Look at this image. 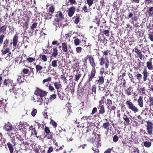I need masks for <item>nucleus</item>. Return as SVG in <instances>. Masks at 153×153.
<instances>
[{"label": "nucleus", "mask_w": 153, "mask_h": 153, "mask_svg": "<svg viewBox=\"0 0 153 153\" xmlns=\"http://www.w3.org/2000/svg\"><path fill=\"white\" fill-rule=\"evenodd\" d=\"M99 104L98 105L97 108L94 107L91 113L88 116H83L81 118L82 120L85 118L88 121L89 120H94L97 117H99V114H103L105 112V109L104 104V102L102 100L99 101Z\"/></svg>", "instance_id": "obj_1"}, {"label": "nucleus", "mask_w": 153, "mask_h": 153, "mask_svg": "<svg viewBox=\"0 0 153 153\" xmlns=\"http://www.w3.org/2000/svg\"><path fill=\"white\" fill-rule=\"evenodd\" d=\"M47 92L43 91L42 89L37 88L35 91L34 94L36 95L39 96L40 98H39L38 101L42 103L43 101V97L45 96L47 94Z\"/></svg>", "instance_id": "obj_2"}, {"label": "nucleus", "mask_w": 153, "mask_h": 153, "mask_svg": "<svg viewBox=\"0 0 153 153\" xmlns=\"http://www.w3.org/2000/svg\"><path fill=\"white\" fill-rule=\"evenodd\" d=\"M18 133L17 132V133L16 134V132H14V133L15 134V135L11 137V142L13 144L14 146L16 145L17 143H18L19 141L23 140L22 136L18 134Z\"/></svg>", "instance_id": "obj_3"}, {"label": "nucleus", "mask_w": 153, "mask_h": 153, "mask_svg": "<svg viewBox=\"0 0 153 153\" xmlns=\"http://www.w3.org/2000/svg\"><path fill=\"white\" fill-rule=\"evenodd\" d=\"M146 130L147 133H146V134H148L151 137L152 136L153 132V123L149 120L146 121Z\"/></svg>", "instance_id": "obj_4"}, {"label": "nucleus", "mask_w": 153, "mask_h": 153, "mask_svg": "<svg viewBox=\"0 0 153 153\" xmlns=\"http://www.w3.org/2000/svg\"><path fill=\"white\" fill-rule=\"evenodd\" d=\"M126 103L127 108L134 113H136L139 111V109L134 105V103L131 102L130 99L127 100Z\"/></svg>", "instance_id": "obj_5"}, {"label": "nucleus", "mask_w": 153, "mask_h": 153, "mask_svg": "<svg viewBox=\"0 0 153 153\" xmlns=\"http://www.w3.org/2000/svg\"><path fill=\"white\" fill-rule=\"evenodd\" d=\"M25 66L29 68L30 69V71H29L28 69L27 68H23L22 69V75H29L31 77H34V68H32L31 67H28L27 65H25Z\"/></svg>", "instance_id": "obj_6"}, {"label": "nucleus", "mask_w": 153, "mask_h": 153, "mask_svg": "<svg viewBox=\"0 0 153 153\" xmlns=\"http://www.w3.org/2000/svg\"><path fill=\"white\" fill-rule=\"evenodd\" d=\"M4 127L5 130L8 132L7 134H9V135H10L11 136L14 134L12 132L13 131H14V132H15L16 131L17 132V131L18 130V129L17 130L15 129L12 126V125L9 122H8L6 124H5Z\"/></svg>", "instance_id": "obj_7"}, {"label": "nucleus", "mask_w": 153, "mask_h": 153, "mask_svg": "<svg viewBox=\"0 0 153 153\" xmlns=\"http://www.w3.org/2000/svg\"><path fill=\"white\" fill-rule=\"evenodd\" d=\"M99 60L100 62L99 63L100 65V66H103L105 65V68H107L109 65V60L106 57L105 58L102 56L101 57L99 58Z\"/></svg>", "instance_id": "obj_8"}, {"label": "nucleus", "mask_w": 153, "mask_h": 153, "mask_svg": "<svg viewBox=\"0 0 153 153\" xmlns=\"http://www.w3.org/2000/svg\"><path fill=\"white\" fill-rule=\"evenodd\" d=\"M87 58L86 59L84 63H87V60L88 59L89 63L92 68V69H95V67L96 66V63H95L93 56L91 55H88L87 56Z\"/></svg>", "instance_id": "obj_9"}, {"label": "nucleus", "mask_w": 153, "mask_h": 153, "mask_svg": "<svg viewBox=\"0 0 153 153\" xmlns=\"http://www.w3.org/2000/svg\"><path fill=\"white\" fill-rule=\"evenodd\" d=\"M3 84L4 86H7L9 85H11V86L14 87L16 86V84L13 82V81L9 79L8 78H6L3 82Z\"/></svg>", "instance_id": "obj_10"}, {"label": "nucleus", "mask_w": 153, "mask_h": 153, "mask_svg": "<svg viewBox=\"0 0 153 153\" xmlns=\"http://www.w3.org/2000/svg\"><path fill=\"white\" fill-rule=\"evenodd\" d=\"M96 74V70L95 69H92L91 73L88 75V81L90 82L92 79L94 78Z\"/></svg>", "instance_id": "obj_11"}, {"label": "nucleus", "mask_w": 153, "mask_h": 153, "mask_svg": "<svg viewBox=\"0 0 153 153\" xmlns=\"http://www.w3.org/2000/svg\"><path fill=\"white\" fill-rule=\"evenodd\" d=\"M64 17L61 12L59 11L55 15L54 20L56 22H58L59 21L62 20L64 19Z\"/></svg>", "instance_id": "obj_12"}, {"label": "nucleus", "mask_w": 153, "mask_h": 153, "mask_svg": "<svg viewBox=\"0 0 153 153\" xmlns=\"http://www.w3.org/2000/svg\"><path fill=\"white\" fill-rule=\"evenodd\" d=\"M18 34H16L13 37V42H11L10 44V47H11V45L13 44V47H16L18 41Z\"/></svg>", "instance_id": "obj_13"}, {"label": "nucleus", "mask_w": 153, "mask_h": 153, "mask_svg": "<svg viewBox=\"0 0 153 153\" xmlns=\"http://www.w3.org/2000/svg\"><path fill=\"white\" fill-rule=\"evenodd\" d=\"M76 10V7L73 6L70 7L68 10V15L70 17H71L74 14Z\"/></svg>", "instance_id": "obj_14"}, {"label": "nucleus", "mask_w": 153, "mask_h": 153, "mask_svg": "<svg viewBox=\"0 0 153 153\" xmlns=\"http://www.w3.org/2000/svg\"><path fill=\"white\" fill-rule=\"evenodd\" d=\"M9 94L11 96H18L19 94V91L18 90H16V88L13 87L12 89L9 90Z\"/></svg>", "instance_id": "obj_15"}, {"label": "nucleus", "mask_w": 153, "mask_h": 153, "mask_svg": "<svg viewBox=\"0 0 153 153\" xmlns=\"http://www.w3.org/2000/svg\"><path fill=\"white\" fill-rule=\"evenodd\" d=\"M122 142L123 146L130 147L132 144V141L131 139L129 140L128 138H125L122 140Z\"/></svg>", "instance_id": "obj_16"}, {"label": "nucleus", "mask_w": 153, "mask_h": 153, "mask_svg": "<svg viewBox=\"0 0 153 153\" xmlns=\"http://www.w3.org/2000/svg\"><path fill=\"white\" fill-rule=\"evenodd\" d=\"M76 71V74L74 75V80L75 81L77 82L81 76L82 74L79 71V69H77Z\"/></svg>", "instance_id": "obj_17"}, {"label": "nucleus", "mask_w": 153, "mask_h": 153, "mask_svg": "<svg viewBox=\"0 0 153 153\" xmlns=\"http://www.w3.org/2000/svg\"><path fill=\"white\" fill-rule=\"evenodd\" d=\"M51 52L52 53L51 57H53L54 58H56L58 54V50L57 47H53L52 49V51H51Z\"/></svg>", "instance_id": "obj_18"}, {"label": "nucleus", "mask_w": 153, "mask_h": 153, "mask_svg": "<svg viewBox=\"0 0 153 153\" xmlns=\"http://www.w3.org/2000/svg\"><path fill=\"white\" fill-rule=\"evenodd\" d=\"M134 51L137 56L139 57L141 60H142V58H143L144 56L143 55L141 51L140 50H139L136 47H135V48Z\"/></svg>", "instance_id": "obj_19"}, {"label": "nucleus", "mask_w": 153, "mask_h": 153, "mask_svg": "<svg viewBox=\"0 0 153 153\" xmlns=\"http://www.w3.org/2000/svg\"><path fill=\"white\" fill-rule=\"evenodd\" d=\"M25 75H22L18 76V78L17 79V82L19 85L25 82Z\"/></svg>", "instance_id": "obj_20"}, {"label": "nucleus", "mask_w": 153, "mask_h": 153, "mask_svg": "<svg viewBox=\"0 0 153 153\" xmlns=\"http://www.w3.org/2000/svg\"><path fill=\"white\" fill-rule=\"evenodd\" d=\"M7 145L10 152L13 153L15 146H14L13 144V145L10 142H8Z\"/></svg>", "instance_id": "obj_21"}, {"label": "nucleus", "mask_w": 153, "mask_h": 153, "mask_svg": "<svg viewBox=\"0 0 153 153\" xmlns=\"http://www.w3.org/2000/svg\"><path fill=\"white\" fill-rule=\"evenodd\" d=\"M152 58H151L149 59V61L147 62H146L147 67L149 70H152L153 68V65H152Z\"/></svg>", "instance_id": "obj_22"}, {"label": "nucleus", "mask_w": 153, "mask_h": 153, "mask_svg": "<svg viewBox=\"0 0 153 153\" xmlns=\"http://www.w3.org/2000/svg\"><path fill=\"white\" fill-rule=\"evenodd\" d=\"M134 77L138 81H140L142 78V75L138 72L134 73Z\"/></svg>", "instance_id": "obj_23"}, {"label": "nucleus", "mask_w": 153, "mask_h": 153, "mask_svg": "<svg viewBox=\"0 0 153 153\" xmlns=\"http://www.w3.org/2000/svg\"><path fill=\"white\" fill-rule=\"evenodd\" d=\"M147 13L149 17H152L153 16V7H148L147 10Z\"/></svg>", "instance_id": "obj_24"}, {"label": "nucleus", "mask_w": 153, "mask_h": 153, "mask_svg": "<svg viewBox=\"0 0 153 153\" xmlns=\"http://www.w3.org/2000/svg\"><path fill=\"white\" fill-rule=\"evenodd\" d=\"M110 126V124L109 123L107 122L104 123L101 126L104 129L106 130L107 132H108Z\"/></svg>", "instance_id": "obj_25"}, {"label": "nucleus", "mask_w": 153, "mask_h": 153, "mask_svg": "<svg viewBox=\"0 0 153 153\" xmlns=\"http://www.w3.org/2000/svg\"><path fill=\"white\" fill-rule=\"evenodd\" d=\"M53 16L52 14H51L48 10L46 13H44V16L45 19L46 20L51 19L52 17Z\"/></svg>", "instance_id": "obj_26"}, {"label": "nucleus", "mask_w": 153, "mask_h": 153, "mask_svg": "<svg viewBox=\"0 0 153 153\" xmlns=\"http://www.w3.org/2000/svg\"><path fill=\"white\" fill-rule=\"evenodd\" d=\"M25 18L26 21L23 23V27L24 28L25 27L26 28V29H27L28 28V22H29L30 19L29 17L27 16H25Z\"/></svg>", "instance_id": "obj_27"}, {"label": "nucleus", "mask_w": 153, "mask_h": 153, "mask_svg": "<svg viewBox=\"0 0 153 153\" xmlns=\"http://www.w3.org/2000/svg\"><path fill=\"white\" fill-rule=\"evenodd\" d=\"M53 135L55 136V134L52 132L50 131L49 133H47V134L44 135V137L45 138H46L49 139H52L53 138Z\"/></svg>", "instance_id": "obj_28"}, {"label": "nucleus", "mask_w": 153, "mask_h": 153, "mask_svg": "<svg viewBox=\"0 0 153 153\" xmlns=\"http://www.w3.org/2000/svg\"><path fill=\"white\" fill-rule=\"evenodd\" d=\"M53 84L55 88L57 90V91H58V89L62 87V85L60 81L58 82H53Z\"/></svg>", "instance_id": "obj_29"}, {"label": "nucleus", "mask_w": 153, "mask_h": 153, "mask_svg": "<svg viewBox=\"0 0 153 153\" xmlns=\"http://www.w3.org/2000/svg\"><path fill=\"white\" fill-rule=\"evenodd\" d=\"M138 105L141 108L143 107V97L140 96L139 97L138 100Z\"/></svg>", "instance_id": "obj_30"}, {"label": "nucleus", "mask_w": 153, "mask_h": 153, "mask_svg": "<svg viewBox=\"0 0 153 153\" xmlns=\"http://www.w3.org/2000/svg\"><path fill=\"white\" fill-rule=\"evenodd\" d=\"M57 94L61 100H65L64 98L65 97V94L62 92L57 91Z\"/></svg>", "instance_id": "obj_31"}, {"label": "nucleus", "mask_w": 153, "mask_h": 153, "mask_svg": "<svg viewBox=\"0 0 153 153\" xmlns=\"http://www.w3.org/2000/svg\"><path fill=\"white\" fill-rule=\"evenodd\" d=\"M147 73L148 72H147L146 68H144L143 72V80L144 82L146 81L147 80V77L148 76Z\"/></svg>", "instance_id": "obj_32"}, {"label": "nucleus", "mask_w": 153, "mask_h": 153, "mask_svg": "<svg viewBox=\"0 0 153 153\" xmlns=\"http://www.w3.org/2000/svg\"><path fill=\"white\" fill-rule=\"evenodd\" d=\"M139 93L141 95H143L146 94V89L144 87H141L138 89Z\"/></svg>", "instance_id": "obj_33"}, {"label": "nucleus", "mask_w": 153, "mask_h": 153, "mask_svg": "<svg viewBox=\"0 0 153 153\" xmlns=\"http://www.w3.org/2000/svg\"><path fill=\"white\" fill-rule=\"evenodd\" d=\"M100 31L101 33L105 35L107 37H108L109 36V31L108 30H105L104 29H100Z\"/></svg>", "instance_id": "obj_34"}, {"label": "nucleus", "mask_w": 153, "mask_h": 153, "mask_svg": "<svg viewBox=\"0 0 153 153\" xmlns=\"http://www.w3.org/2000/svg\"><path fill=\"white\" fill-rule=\"evenodd\" d=\"M9 42V40L8 39H6L4 41L3 44V48H8Z\"/></svg>", "instance_id": "obj_35"}, {"label": "nucleus", "mask_w": 153, "mask_h": 153, "mask_svg": "<svg viewBox=\"0 0 153 153\" xmlns=\"http://www.w3.org/2000/svg\"><path fill=\"white\" fill-rule=\"evenodd\" d=\"M62 49L64 52H68V49L67 44L65 42L62 43Z\"/></svg>", "instance_id": "obj_36"}, {"label": "nucleus", "mask_w": 153, "mask_h": 153, "mask_svg": "<svg viewBox=\"0 0 153 153\" xmlns=\"http://www.w3.org/2000/svg\"><path fill=\"white\" fill-rule=\"evenodd\" d=\"M36 72H38L39 73H42L41 70L42 69L43 67L42 66L39 65H36Z\"/></svg>", "instance_id": "obj_37"}, {"label": "nucleus", "mask_w": 153, "mask_h": 153, "mask_svg": "<svg viewBox=\"0 0 153 153\" xmlns=\"http://www.w3.org/2000/svg\"><path fill=\"white\" fill-rule=\"evenodd\" d=\"M7 28V26L5 25H4L0 27V34L5 32Z\"/></svg>", "instance_id": "obj_38"}, {"label": "nucleus", "mask_w": 153, "mask_h": 153, "mask_svg": "<svg viewBox=\"0 0 153 153\" xmlns=\"http://www.w3.org/2000/svg\"><path fill=\"white\" fill-rule=\"evenodd\" d=\"M99 79L98 80L97 83L99 85H101L103 84L104 82V79L102 76H99Z\"/></svg>", "instance_id": "obj_39"}, {"label": "nucleus", "mask_w": 153, "mask_h": 153, "mask_svg": "<svg viewBox=\"0 0 153 153\" xmlns=\"http://www.w3.org/2000/svg\"><path fill=\"white\" fill-rule=\"evenodd\" d=\"M123 119L126 121L127 125L130 124V119L128 117L127 115H126L125 114H124L123 117Z\"/></svg>", "instance_id": "obj_40"}, {"label": "nucleus", "mask_w": 153, "mask_h": 153, "mask_svg": "<svg viewBox=\"0 0 153 153\" xmlns=\"http://www.w3.org/2000/svg\"><path fill=\"white\" fill-rule=\"evenodd\" d=\"M100 19L99 18L98 16H96L93 21V22H94L97 25V26L98 27L100 25Z\"/></svg>", "instance_id": "obj_41"}, {"label": "nucleus", "mask_w": 153, "mask_h": 153, "mask_svg": "<svg viewBox=\"0 0 153 153\" xmlns=\"http://www.w3.org/2000/svg\"><path fill=\"white\" fill-rule=\"evenodd\" d=\"M111 100L109 99H107L106 100V105H107V108L109 109H110V106L112 105V103Z\"/></svg>", "instance_id": "obj_42"}, {"label": "nucleus", "mask_w": 153, "mask_h": 153, "mask_svg": "<svg viewBox=\"0 0 153 153\" xmlns=\"http://www.w3.org/2000/svg\"><path fill=\"white\" fill-rule=\"evenodd\" d=\"M35 58L32 57H28L26 59V62L28 63H29L33 62L35 60Z\"/></svg>", "instance_id": "obj_43"}, {"label": "nucleus", "mask_w": 153, "mask_h": 153, "mask_svg": "<svg viewBox=\"0 0 153 153\" xmlns=\"http://www.w3.org/2000/svg\"><path fill=\"white\" fill-rule=\"evenodd\" d=\"M40 58L43 62H45L47 60V56L45 55H40Z\"/></svg>", "instance_id": "obj_44"}, {"label": "nucleus", "mask_w": 153, "mask_h": 153, "mask_svg": "<svg viewBox=\"0 0 153 153\" xmlns=\"http://www.w3.org/2000/svg\"><path fill=\"white\" fill-rule=\"evenodd\" d=\"M5 50L4 51L2 50V54L3 55H5L7 53H9V54H10L11 52L10 51V49L9 48H5Z\"/></svg>", "instance_id": "obj_45"}, {"label": "nucleus", "mask_w": 153, "mask_h": 153, "mask_svg": "<svg viewBox=\"0 0 153 153\" xmlns=\"http://www.w3.org/2000/svg\"><path fill=\"white\" fill-rule=\"evenodd\" d=\"M92 135L93 136L91 138H90L89 140V141L92 143H94L97 141H98V140L96 141L95 139L96 138V137L95 135L93 133H92Z\"/></svg>", "instance_id": "obj_46"}, {"label": "nucleus", "mask_w": 153, "mask_h": 153, "mask_svg": "<svg viewBox=\"0 0 153 153\" xmlns=\"http://www.w3.org/2000/svg\"><path fill=\"white\" fill-rule=\"evenodd\" d=\"M143 145L145 147L149 148L152 145V143L151 142L146 141L144 142Z\"/></svg>", "instance_id": "obj_47"}, {"label": "nucleus", "mask_w": 153, "mask_h": 153, "mask_svg": "<svg viewBox=\"0 0 153 153\" xmlns=\"http://www.w3.org/2000/svg\"><path fill=\"white\" fill-rule=\"evenodd\" d=\"M49 12L51 13V14H52L54 13L55 11V7L53 5H51L48 9Z\"/></svg>", "instance_id": "obj_48"}, {"label": "nucleus", "mask_w": 153, "mask_h": 153, "mask_svg": "<svg viewBox=\"0 0 153 153\" xmlns=\"http://www.w3.org/2000/svg\"><path fill=\"white\" fill-rule=\"evenodd\" d=\"M76 16L75 18L74 22L75 24H78L79 22L80 15L76 14Z\"/></svg>", "instance_id": "obj_49"}, {"label": "nucleus", "mask_w": 153, "mask_h": 153, "mask_svg": "<svg viewBox=\"0 0 153 153\" xmlns=\"http://www.w3.org/2000/svg\"><path fill=\"white\" fill-rule=\"evenodd\" d=\"M55 144L56 146L55 149H56V151H57L58 150H60L62 149V146H64L63 145H62V146H60L59 145H58V143L57 142L55 143Z\"/></svg>", "instance_id": "obj_50"}, {"label": "nucleus", "mask_w": 153, "mask_h": 153, "mask_svg": "<svg viewBox=\"0 0 153 153\" xmlns=\"http://www.w3.org/2000/svg\"><path fill=\"white\" fill-rule=\"evenodd\" d=\"M88 10L87 6L85 5L84 6L82 7V11L84 13L88 12Z\"/></svg>", "instance_id": "obj_51"}, {"label": "nucleus", "mask_w": 153, "mask_h": 153, "mask_svg": "<svg viewBox=\"0 0 153 153\" xmlns=\"http://www.w3.org/2000/svg\"><path fill=\"white\" fill-rule=\"evenodd\" d=\"M5 37V36L3 34V33L0 35V45H1L4 42V39Z\"/></svg>", "instance_id": "obj_52"}, {"label": "nucleus", "mask_w": 153, "mask_h": 153, "mask_svg": "<svg viewBox=\"0 0 153 153\" xmlns=\"http://www.w3.org/2000/svg\"><path fill=\"white\" fill-rule=\"evenodd\" d=\"M131 87H129V88H127V89L125 90L126 94L128 96L130 95L131 94V93L132 92L131 91Z\"/></svg>", "instance_id": "obj_53"}, {"label": "nucleus", "mask_w": 153, "mask_h": 153, "mask_svg": "<svg viewBox=\"0 0 153 153\" xmlns=\"http://www.w3.org/2000/svg\"><path fill=\"white\" fill-rule=\"evenodd\" d=\"M50 131V130L47 126H45L44 128V136L47 134V133H49Z\"/></svg>", "instance_id": "obj_54"}, {"label": "nucleus", "mask_w": 153, "mask_h": 153, "mask_svg": "<svg viewBox=\"0 0 153 153\" xmlns=\"http://www.w3.org/2000/svg\"><path fill=\"white\" fill-rule=\"evenodd\" d=\"M57 60H53L51 62V65L54 68H56L57 66Z\"/></svg>", "instance_id": "obj_55"}, {"label": "nucleus", "mask_w": 153, "mask_h": 153, "mask_svg": "<svg viewBox=\"0 0 153 153\" xmlns=\"http://www.w3.org/2000/svg\"><path fill=\"white\" fill-rule=\"evenodd\" d=\"M61 78L63 80L64 83L67 84V79L65 76V74L61 75Z\"/></svg>", "instance_id": "obj_56"}, {"label": "nucleus", "mask_w": 153, "mask_h": 153, "mask_svg": "<svg viewBox=\"0 0 153 153\" xmlns=\"http://www.w3.org/2000/svg\"><path fill=\"white\" fill-rule=\"evenodd\" d=\"M94 1V0H86L87 3L88 4L89 7L92 6Z\"/></svg>", "instance_id": "obj_57"}, {"label": "nucleus", "mask_w": 153, "mask_h": 153, "mask_svg": "<svg viewBox=\"0 0 153 153\" xmlns=\"http://www.w3.org/2000/svg\"><path fill=\"white\" fill-rule=\"evenodd\" d=\"M99 142H99L97 141L96 142L92 143L93 146H92V147H95L97 148V149H98L100 145Z\"/></svg>", "instance_id": "obj_58"}, {"label": "nucleus", "mask_w": 153, "mask_h": 153, "mask_svg": "<svg viewBox=\"0 0 153 153\" xmlns=\"http://www.w3.org/2000/svg\"><path fill=\"white\" fill-rule=\"evenodd\" d=\"M149 105L151 107L153 106V97H151L149 98Z\"/></svg>", "instance_id": "obj_59"}, {"label": "nucleus", "mask_w": 153, "mask_h": 153, "mask_svg": "<svg viewBox=\"0 0 153 153\" xmlns=\"http://www.w3.org/2000/svg\"><path fill=\"white\" fill-rule=\"evenodd\" d=\"M81 41L78 38H76L74 40V43L76 46L79 45Z\"/></svg>", "instance_id": "obj_60"}, {"label": "nucleus", "mask_w": 153, "mask_h": 153, "mask_svg": "<svg viewBox=\"0 0 153 153\" xmlns=\"http://www.w3.org/2000/svg\"><path fill=\"white\" fill-rule=\"evenodd\" d=\"M52 79L51 77H48L46 79H44L42 81V83L43 84L46 82H49L51 81Z\"/></svg>", "instance_id": "obj_61"}, {"label": "nucleus", "mask_w": 153, "mask_h": 153, "mask_svg": "<svg viewBox=\"0 0 153 153\" xmlns=\"http://www.w3.org/2000/svg\"><path fill=\"white\" fill-rule=\"evenodd\" d=\"M4 143L5 141L4 139L1 137L0 139V148L4 145Z\"/></svg>", "instance_id": "obj_62"}, {"label": "nucleus", "mask_w": 153, "mask_h": 153, "mask_svg": "<svg viewBox=\"0 0 153 153\" xmlns=\"http://www.w3.org/2000/svg\"><path fill=\"white\" fill-rule=\"evenodd\" d=\"M37 23L36 22L33 23L31 25L30 27L32 30H34L36 28L37 26Z\"/></svg>", "instance_id": "obj_63"}, {"label": "nucleus", "mask_w": 153, "mask_h": 153, "mask_svg": "<svg viewBox=\"0 0 153 153\" xmlns=\"http://www.w3.org/2000/svg\"><path fill=\"white\" fill-rule=\"evenodd\" d=\"M51 123L53 126L54 128H56L57 127V124L56 122L53 120H51Z\"/></svg>", "instance_id": "obj_64"}]
</instances>
